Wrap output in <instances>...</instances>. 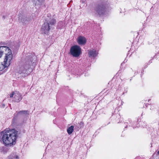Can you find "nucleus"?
Segmentation results:
<instances>
[{"instance_id": "obj_28", "label": "nucleus", "mask_w": 159, "mask_h": 159, "mask_svg": "<svg viewBox=\"0 0 159 159\" xmlns=\"http://www.w3.org/2000/svg\"><path fill=\"white\" fill-rule=\"evenodd\" d=\"M147 67V65H146L145 66V67Z\"/></svg>"}, {"instance_id": "obj_8", "label": "nucleus", "mask_w": 159, "mask_h": 159, "mask_svg": "<svg viewBox=\"0 0 159 159\" xmlns=\"http://www.w3.org/2000/svg\"><path fill=\"white\" fill-rule=\"evenodd\" d=\"M45 22L49 24V25H54L56 23V20L55 19L51 17L50 14H48L47 15V17L45 19Z\"/></svg>"}, {"instance_id": "obj_13", "label": "nucleus", "mask_w": 159, "mask_h": 159, "mask_svg": "<svg viewBox=\"0 0 159 159\" xmlns=\"http://www.w3.org/2000/svg\"><path fill=\"white\" fill-rule=\"evenodd\" d=\"M88 52L89 57H95L97 56L98 54L96 50L93 49L89 50Z\"/></svg>"}, {"instance_id": "obj_6", "label": "nucleus", "mask_w": 159, "mask_h": 159, "mask_svg": "<svg viewBox=\"0 0 159 159\" xmlns=\"http://www.w3.org/2000/svg\"><path fill=\"white\" fill-rule=\"evenodd\" d=\"M81 52V49L80 47L77 45L72 46L70 50V54L73 57H78L80 56Z\"/></svg>"}, {"instance_id": "obj_15", "label": "nucleus", "mask_w": 159, "mask_h": 159, "mask_svg": "<svg viewBox=\"0 0 159 159\" xmlns=\"http://www.w3.org/2000/svg\"><path fill=\"white\" fill-rule=\"evenodd\" d=\"M7 159H20L19 157L16 152L11 153L8 156Z\"/></svg>"}, {"instance_id": "obj_29", "label": "nucleus", "mask_w": 159, "mask_h": 159, "mask_svg": "<svg viewBox=\"0 0 159 159\" xmlns=\"http://www.w3.org/2000/svg\"><path fill=\"white\" fill-rule=\"evenodd\" d=\"M127 125H126V127H125V128H126V127H127Z\"/></svg>"}, {"instance_id": "obj_20", "label": "nucleus", "mask_w": 159, "mask_h": 159, "mask_svg": "<svg viewBox=\"0 0 159 159\" xmlns=\"http://www.w3.org/2000/svg\"><path fill=\"white\" fill-rule=\"evenodd\" d=\"M128 121L130 124H131L132 123V121L131 120L129 119Z\"/></svg>"}, {"instance_id": "obj_9", "label": "nucleus", "mask_w": 159, "mask_h": 159, "mask_svg": "<svg viewBox=\"0 0 159 159\" xmlns=\"http://www.w3.org/2000/svg\"><path fill=\"white\" fill-rule=\"evenodd\" d=\"M50 29V26L46 22L42 25L41 29L42 33L48 34Z\"/></svg>"}, {"instance_id": "obj_2", "label": "nucleus", "mask_w": 159, "mask_h": 159, "mask_svg": "<svg viewBox=\"0 0 159 159\" xmlns=\"http://www.w3.org/2000/svg\"><path fill=\"white\" fill-rule=\"evenodd\" d=\"M36 57L30 53H29L26 56L25 62L19 68L18 73L20 74L25 73L27 70L31 66L34 64L36 60Z\"/></svg>"}, {"instance_id": "obj_4", "label": "nucleus", "mask_w": 159, "mask_h": 159, "mask_svg": "<svg viewBox=\"0 0 159 159\" xmlns=\"http://www.w3.org/2000/svg\"><path fill=\"white\" fill-rule=\"evenodd\" d=\"M5 55L4 60L5 62H7L11 63V61L12 60L13 55L11 50L7 47L2 46L0 47V58L2 55Z\"/></svg>"}, {"instance_id": "obj_24", "label": "nucleus", "mask_w": 159, "mask_h": 159, "mask_svg": "<svg viewBox=\"0 0 159 159\" xmlns=\"http://www.w3.org/2000/svg\"><path fill=\"white\" fill-rule=\"evenodd\" d=\"M125 125H126V124H128V122H125Z\"/></svg>"}, {"instance_id": "obj_27", "label": "nucleus", "mask_w": 159, "mask_h": 159, "mask_svg": "<svg viewBox=\"0 0 159 159\" xmlns=\"http://www.w3.org/2000/svg\"><path fill=\"white\" fill-rule=\"evenodd\" d=\"M131 126H133V128H135V127H134L133 126V125H131Z\"/></svg>"}, {"instance_id": "obj_21", "label": "nucleus", "mask_w": 159, "mask_h": 159, "mask_svg": "<svg viewBox=\"0 0 159 159\" xmlns=\"http://www.w3.org/2000/svg\"><path fill=\"white\" fill-rule=\"evenodd\" d=\"M86 0H81V1L82 2H84Z\"/></svg>"}, {"instance_id": "obj_22", "label": "nucleus", "mask_w": 159, "mask_h": 159, "mask_svg": "<svg viewBox=\"0 0 159 159\" xmlns=\"http://www.w3.org/2000/svg\"><path fill=\"white\" fill-rule=\"evenodd\" d=\"M3 18L4 19H5V16H3Z\"/></svg>"}, {"instance_id": "obj_16", "label": "nucleus", "mask_w": 159, "mask_h": 159, "mask_svg": "<svg viewBox=\"0 0 159 159\" xmlns=\"http://www.w3.org/2000/svg\"><path fill=\"white\" fill-rule=\"evenodd\" d=\"M9 149L5 146L1 147H0V152L4 154H6L9 151Z\"/></svg>"}, {"instance_id": "obj_10", "label": "nucleus", "mask_w": 159, "mask_h": 159, "mask_svg": "<svg viewBox=\"0 0 159 159\" xmlns=\"http://www.w3.org/2000/svg\"><path fill=\"white\" fill-rule=\"evenodd\" d=\"M29 112L27 110H22L19 111H16L14 114V116L17 117H20V116H26L29 115Z\"/></svg>"}, {"instance_id": "obj_7", "label": "nucleus", "mask_w": 159, "mask_h": 159, "mask_svg": "<svg viewBox=\"0 0 159 159\" xmlns=\"http://www.w3.org/2000/svg\"><path fill=\"white\" fill-rule=\"evenodd\" d=\"M30 20L29 16L20 15L19 17V20L23 24H28Z\"/></svg>"}, {"instance_id": "obj_30", "label": "nucleus", "mask_w": 159, "mask_h": 159, "mask_svg": "<svg viewBox=\"0 0 159 159\" xmlns=\"http://www.w3.org/2000/svg\"><path fill=\"white\" fill-rule=\"evenodd\" d=\"M61 23L62 22H60L59 23Z\"/></svg>"}, {"instance_id": "obj_23", "label": "nucleus", "mask_w": 159, "mask_h": 159, "mask_svg": "<svg viewBox=\"0 0 159 159\" xmlns=\"http://www.w3.org/2000/svg\"><path fill=\"white\" fill-rule=\"evenodd\" d=\"M151 62H152V61H151V60H150L149 61V64H150V63H151Z\"/></svg>"}, {"instance_id": "obj_31", "label": "nucleus", "mask_w": 159, "mask_h": 159, "mask_svg": "<svg viewBox=\"0 0 159 159\" xmlns=\"http://www.w3.org/2000/svg\"><path fill=\"white\" fill-rule=\"evenodd\" d=\"M150 100V99L148 100V102H149Z\"/></svg>"}, {"instance_id": "obj_26", "label": "nucleus", "mask_w": 159, "mask_h": 159, "mask_svg": "<svg viewBox=\"0 0 159 159\" xmlns=\"http://www.w3.org/2000/svg\"><path fill=\"white\" fill-rule=\"evenodd\" d=\"M157 154L159 155V151H158L157 152Z\"/></svg>"}, {"instance_id": "obj_19", "label": "nucleus", "mask_w": 159, "mask_h": 159, "mask_svg": "<svg viewBox=\"0 0 159 159\" xmlns=\"http://www.w3.org/2000/svg\"><path fill=\"white\" fill-rule=\"evenodd\" d=\"M15 92H14L10 94V98L13 97L14 95V96L15 95Z\"/></svg>"}, {"instance_id": "obj_14", "label": "nucleus", "mask_w": 159, "mask_h": 159, "mask_svg": "<svg viewBox=\"0 0 159 159\" xmlns=\"http://www.w3.org/2000/svg\"><path fill=\"white\" fill-rule=\"evenodd\" d=\"M11 63L7 62H5V61H4L3 62H2V63L0 64V71H2L3 69L5 68H7L10 64Z\"/></svg>"}, {"instance_id": "obj_18", "label": "nucleus", "mask_w": 159, "mask_h": 159, "mask_svg": "<svg viewBox=\"0 0 159 159\" xmlns=\"http://www.w3.org/2000/svg\"><path fill=\"white\" fill-rule=\"evenodd\" d=\"M74 129V126L71 125L67 129V131L68 134H70L73 132Z\"/></svg>"}, {"instance_id": "obj_25", "label": "nucleus", "mask_w": 159, "mask_h": 159, "mask_svg": "<svg viewBox=\"0 0 159 159\" xmlns=\"http://www.w3.org/2000/svg\"><path fill=\"white\" fill-rule=\"evenodd\" d=\"M5 104H3V107H5Z\"/></svg>"}, {"instance_id": "obj_11", "label": "nucleus", "mask_w": 159, "mask_h": 159, "mask_svg": "<svg viewBox=\"0 0 159 159\" xmlns=\"http://www.w3.org/2000/svg\"><path fill=\"white\" fill-rule=\"evenodd\" d=\"M22 98V97L20 93L18 91H16L15 95L14 97V102H19Z\"/></svg>"}, {"instance_id": "obj_17", "label": "nucleus", "mask_w": 159, "mask_h": 159, "mask_svg": "<svg viewBox=\"0 0 159 159\" xmlns=\"http://www.w3.org/2000/svg\"><path fill=\"white\" fill-rule=\"evenodd\" d=\"M83 122L82 121L80 122V123L75 126V129L77 131H79L80 129L83 127Z\"/></svg>"}, {"instance_id": "obj_3", "label": "nucleus", "mask_w": 159, "mask_h": 159, "mask_svg": "<svg viewBox=\"0 0 159 159\" xmlns=\"http://www.w3.org/2000/svg\"><path fill=\"white\" fill-rule=\"evenodd\" d=\"M109 3L107 1H100L96 4L94 7L95 14L99 16H102L106 14Z\"/></svg>"}, {"instance_id": "obj_12", "label": "nucleus", "mask_w": 159, "mask_h": 159, "mask_svg": "<svg viewBox=\"0 0 159 159\" xmlns=\"http://www.w3.org/2000/svg\"><path fill=\"white\" fill-rule=\"evenodd\" d=\"M77 42L80 45H84L86 43V39L85 37L80 36L77 38Z\"/></svg>"}, {"instance_id": "obj_1", "label": "nucleus", "mask_w": 159, "mask_h": 159, "mask_svg": "<svg viewBox=\"0 0 159 159\" xmlns=\"http://www.w3.org/2000/svg\"><path fill=\"white\" fill-rule=\"evenodd\" d=\"M18 132L15 129H6L0 133V141H2L6 146L14 145L18 137Z\"/></svg>"}, {"instance_id": "obj_5", "label": "nucleus", "mask_w": 159, "mask_h": 159, "mask_svg": "<svg viewBox=\"0 0 159 159\" xmlns=\"http://www.w3.org/2000/svg\"><path fill=\"white\" fill-rule=\"evenodd\" d=\"M19 117L14 116L11 121V125L17 129L21 127L25 123L24 120H20Z\"/></svg>"}]
</instances>
